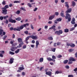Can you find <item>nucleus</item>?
<instances>
[{"label": "nucleus", "instance_id": "obj_1", "mask_svg": "<svg viewBox=\"0 0 77 77\" xmlns=\"http://www.w3.org/2000/svg\"><path fill=\"white\" fill-rule=\"evenodd\" d=\"M68 2H66L65 3V5H66L65 6L66 7L67 9V10L65 12V13L66 14H68V13H70V12H71V11H72V8H68L69 7V5L68 4Z\"/></svg>", "mask_w": 77, "mask_h": 77}, {"label": "nucleus", "instance_id": "obj_2", "mask_svg": "<svg viewBox=\"0 0 77 77\" xmlns=\"http://www.w3.org/2000/svg\"><path fill=\"white\" fill-rule=\"evenodd\" d=\"M17 41L19 43V46H17V48L21 47L22 45L24 44V42L23 41V39L21 38H19L17 39Z\"/></svg>", "mask_w": 77, "mask_h": 77}, {"label": "nucleus", "instance_id": "obj_3", "mask_svg": "<svg viewBox=\"0 0 77 77\" xmlns=\"http://www.w3.org/2000/svg\"><path fill=\"white\" fill-rule=\"evenodd\" d=\"M29 38H32V39H38V37L36 36V35L34 36L32 35L27 37L26 38L25 41L29 40Z\"/></svg>", "mask_w": 77, "mask_h": 77}, {"label": "nucleus", "instance_id": "obj_4", "mask_svg": "<svg viewBox=\"0 0 77 77\" xmlns=\"http://www.w3.org/2000/svg\"><path fill=\"white\" fill-rule=\"evenodd\" d=\"M66 16H65V18L66 20H68V21L70 22L71 18V15L69 13H66Z\"/></svg>", "mask_w": 77, "mask_h": 77}, {"label": "nucleus", "instance_id": "obj_5", "mask_svg": "<svg viewBox=\"0 0 77 77\" xmlns=\"http://www.w3.org/2000/svg\"><path fill=\"white\" fill-rule=\"evenodd\" d=\"M63 33V31L62 30H59V31H56L55 32V34H57L58 35H60V34Z\"/></svg>", "mask_w": 77, "mask_h": 77}, {"label": "nucleus", "instance_id": "obj_6", "mask_svg": "<svg viewBox=\"0 0 77 77\" xmlns=\"http://www.w3.org/2000/svg\"><path fill=\"white\" fill-rule=\"evenodd\" d=\"M66 45L67 46H70L71 47H75V45L74 44H72V43H70L69 44V43H66Z\"/></svg>", "mask_w": 77, "mask_h": 77}, {"label": "nucleus", "instance_id": "obj_7", "mask_svg": "<svg viewBox=\"0 0 77 77\" xmlns=\"http://www.w3.org/2000/svg\"><path fill=\"white\" fill-rule=\"evenodd\" d=\"M9 22L12 23H16V20H13L12 19H9Z\"/></svg>", "mask_w": 77, "mask_h": 77}, {"label": "nucleus", "instance_id": "obj_8", "mask_svg": "<svg viewBox=\"0 0 77 77\" xmlns=\"http://www.w3.org/2000/svg\"><path fill=\"white\" fill-rule=\"evenodd\" d=\"M47 60L48 61H53V62H55L56 60H53L52 58H51L50 57H48L47 58Z\"/></svg>", "mask_w": 77, "mask_h": 77}, {"label": "nucleus", "instance_id": "obj_9", "mask_svg": "<svg viewBox=\"0 0 77 77\" xmlns=\"http://www.w3.org/2000/svg\"><path fill=\"white\" fill-rule=\"evenodd\" d=\"M2 14H3L4 15H6V14H7V12H8V10L7 9H3L2 10Z\"/></svg>", "mask_w": 77, "mask_h": 77}, {"label": "nucleus", "instance_id": "obj_10", "mask_svg": "<svg viewBox=\"0 0 77 77\" xmlns=\"http://www.w3.org/2000/svg\"><path fill=\"white\" fill-rule=\"evenodd\" d=\"M75 18H73L72 19V21H71V23L72 24H75Z\"/></svg>", "mask_w": 77, "mask_h": 77}, {"label": "nucleus", "instance_id": "obj_11", "mask_svg": "<svg viewBox=\"0 0 77 77\" xmlns=\"http://www.w3.org/2000/svg\"><path fill=\"white\" fill-rule=\"evenodd\" d=\"M55 17V15H52L51 16H50L49 18V20H52L53 18Z\"/></svg>", "mask_w": 77, "mask_h": 77}, {"label": "nucleus", "instance_id": "obj_12", "mask_svg": "<svg viewBox=\"0 0 77 77\" xmlns=\"http://www.w3.org/2000/svg\"><path fill=\"white\" fill-rule=\"evenodd\" d=\"M14 58H11L10 59V63L11 64H12V63H14Z\"/></svg>", "mask_w": 77, "mask_h": 77}, {"label": "nucleus", "instance_id": "obj_13", "mask_svg": "<svg viewBox=\"0 0 77 77\" xmlns=\"http://www.w3.org/2000/svg\"><path fill=\"white\" fill-rule=\"evenodd\" d=\"M51 73H52L51 72L49 71L48 72H46V75H49V76H51Z\"/></svg>", "mask_w": 77, "mask_h": 77}, {"label": "nucleus", "instance_id": "obj_14", "mask_svg": "<svg viewBox=\"0 0 77 77\" xmlns=\"http://www.w3.org/2000/svg\"><path fill=\"white\" fill-rule=\"evenodd\" d=\"M9 8V5H5L4 8H2V9H6L7 8Z\"/></svg>", "mask_w": 77, "mask_h": 77}, {"label": "nucleus", "instance_id": "obj_15", "mask_svg": "<svg viewBox=\"0 0 77 77\" xmlns=\"http://www.w3.org/2000/svg\"><path fill=\"white\" fill-rule=\"evenodd\" d=\"M69 61H75L76 60L75 59H74V58H73V57H70V58L69 59Z\"/></svg>", "mask_w": 77, "mask_h": 77}, {"label": "nucleus", "instance_id": "obj_16", "mask_svg": "<svg viewBox=\"0 0 77 77\" xmlns=\"http://www.w3.org/2000/svg\"><path fill=\"white\" fill-rule=\"evenodd\" d=\"M17 29H19L20 30H22L24 28V27L23 26V25H22L20 27H17Z\"/></svg>", "mask_w": 77, "mask_h": 77}, {"label": "nucleus", "instance_id": "obj_17", "mask_svg": "<svg viewBox=\"0 0 77 77\" xmlns=\"http://www.w3.org/2000/svg\"><path fill=\"white\" fill-rule=\"evenodd\" d=\"M15 20H17V21H19L21 20V18L20 17H18L17 18H15Z\"/></svg>", "mask_w": 77, "mask_h": 77}, {"label": "nucleus", "instance_id": "obj_18", "mask_svg": "<svg viewBox=\"0 0 77 77\" xmlns=\"http://www.w3.org/2000/svg\"><path fill=\"white\" fill-rule=\"evenodd\" d=\"M10 50L11 51H15V47H12L11 48Z\"/></svg>", "mask_w": 77, "mask_h": 77}, {"label": "nucleus", "instance_id": "obj_19", "mask_svg": "<svg viewBox=\"0 0 77 77\" xmlns=\"http://www.w3.org/2000/svg\"><path fill=\"white\" fill-rule=\"evenodd\" d=\"M21 3V1H15L14 2V3Z\"/></svg>", "mask_w": 77, "mask_h": 77}, {"label": "nucleus", "instance_id": "obj_20", "mask_svg": "<svg viewBox=\"0 0 77 77\" xmlns=\"http://www.w3.org/2000/svg\"><path fill=\"white\" fill-rule=\"evenodd\" d=\"M61 73H62V71H57L55 72V74H61Z\"/></svg>", "mask_w": 77, "mask_h": 77}, {"label": "nucleus", "instance_id": "obj_21", "mask_svg": "<svg viewBox=\"0 0 77 77\" xmlns=\"http://www.w3.org/2000/svg\"><path fill=\"white\" fill-rule=\"evenodd\" d=\"M22 26H23V27H26V26H29V23H26V24H24L22 25Z\"/></svg>", "mask_w": 77, "mask_h": 77}, {"label": "nucleus", "instance_id": "obj_22", "mask_svg": "<svg viewBox=\"0 0 77 77\" xmlns=\"http://www.w3.org/2000/svg\"><path fill=\"white\" fill-rule=\"evenodd\" d=\"M64 32L65 33H68L69 32V29H64Z\"/></svg>", "mask_w": 77, "mask_h": 77}, {"label": "nucleus", "instance_id": "obj_23", "mask_svg": "<svg viewBox=\"0 0 77 77\" xmlns=\"http://www.w3.org/2000/svg\"><path fill=\"white\" fill-rule=\"evenodd\" d=\"M72 6H73V7H74V6H75V3L74 1H72Z\"/></svg>", "mask_w": 77, "mask_h": 77}, {"label": "nucleus", "instance_id": "obj_24", "mask_svg": "<svg viewBox=\"0 0 77 77\" xmlns=\"http://www.w3.org/2000/svg\"><path fill=\"white\" fill-rule=\"evenodd\" d=\"M19 69V70H23V69H24V68L23 67H19L18 68Z\"/></svg>", "mask_w": 77, "mask_h": 77}, {"label": "nucleus", "instance_id": "obj_25", "mask_svg": "<svg viewBox=\"0 0 77 77\" xmlns=\"http://www.w3.org/2000/svg\"><path fill=\"white\" fill-rule=\"evenodd\" d=\"M55 27H56V26L54 25H53L52 26V29H53L54 31H56V29H55Z\"/></svg>", "mask_w": 77, "mask_h": 77}, {"label": "nucleus", "instance_id": "obj_26", "mask_svg": "<svg viewBox=\"0 0 77 77\" xmlns=\"http://www.w3.org/2000/svg\"><path fill=\"white\" fill-rule=\"evenodd\" d=\"M36 47H38V45L39 44V41H36Z\"/></svg>", "mask_w": 77, "mask_h": 77}, {"label": "nucleus", "instance_id": "obj_27", "mask_svg": "<svg viewBox=\"0 0 77 77\" xmlns=\"http://www.w3.org/2000/svg\"><path fill=\"white\" fill-rule=\"evenodd\" d=\"M48 40H50V41L53 40V38L51 37H48Z\"/></svg>", "mask_w": 77, "mask_h": 77}, {"label": "nucleus", "instance_id": "obj_28", "mask_svg": "<svg viewBox=\"0 0 77 77\" xmlns=\"http://www.w3.org/2000/svg\"><path fill=\"white\" fill-rule=\"evenodd\" d=\"M61 16L62 17H65V16L64 15V13H60Z\"/></svg>", "mask_w": 77, "mask_h": 77}, {"label": "nucleus", "instance_id": "obj_29", "mask_svg": "<svg viewBox=\"0 0 77 77\" xmlns=\"http://www.w3.org/2000/svg\"><path fill=\"white\" fill-rule=\"evenodd\" d=\"M43 60H44L43 58H41L39 59V62H42Z\"/></svg>", "mask_w": 77, "mask_h": 77}, {"label": "nucleus", "instance_id": "obj_30", "mask_svg": "<svg viewBox=\"0 0 77 77\" xmlns=\"http://www.w3.org/2000/svg\"><path fill=\"white\" fill-rule=\"evenodd\" d=\"M9 53L10 54H11V55H14V54H15V53L14 52H13L11 51H10Z\"/></svg>", "mask_w": 77, "mask_h": 77}, {"label": "nucleus", "instance_id": "obj_31", "mask_svg": "<svg viewBox=\"0 0 77 77\" xmlns=\"http://www.w3.org/2000/svg\"><path fill=\"white\" fill-rule=\"evenodd\" d=\"M3 32V30L2 29H0V35L2 34V32Z\"/></svg>", "mask_w": 77, "mask_h": 77}, {"label": "nucleus", "instance_id": "obj_32", "mask_svg": "<svg viewBox=\"0 0 77 77\" xmlns=\"http://www.w3.org/2000/svg\"><path fill=\"white\" fill-rule=\"evenodd\" d=\"M4 23H6V24H8L9 23V21H8V20L6 19V21H4Z\"/></svg>", "mask_w": 77, "mask_h": 77}, {"label": "nucleus", "instance_id": "obj_33", "mask_svg": "<svg viewBox=\"0 0 77 77\" xmlns=\"http://www.w3.org/2000/svg\"><path fill=\"white\" fill-rule=\"evenodd\" d=\"M68 60H65L64 61L63 63L64 64H66V63H68Z\"/></svg>", "mask_w": 77, "mask_h": 77}, {"label": "nucleus", "instance_id": "obj_34", "mask_svg": "<svg viewBox=\"0 0 77 77\" xmlns=\"http://www.w3.org/2000/svg\"><path fill=\"white\" fill-rule=\"evenodd\" d=\"M19 52H20V49H18L16 51H15V53L17 54L18 53H19Z\"/></svg>", "mask_w": 77, "mask_h": 77}, {"label": "nucleus", "instance_id": "obj_35", "mask_svg": "<svg viewBox=\"0 0 77 77\" xmlns=\"http://www.w3.org/2000/svg\"><path fill=\"white\" fill-rule=\"evenodd\" d=\"M28 6H29V8H32V5H31V4H30V3H28L27 4Z\"/></svg>", "mask_w": 77, "mask_h": 77}, {"label": "nucleus", "instance_id": "obj_36", "mask_svg": "<svg viewBox=\"0 0 77 77\" xmlns=\"http://www.w3.org/2000/svg\"><path fill=\"white\" fill-rule=\"evenodd\" d=\"M20 9H21V10H23V11H26V9H25L24 8H23V7H21L20 8Z\"/></svg>", "mask_w": 77, "mask_h": 77}, {"label": "nucleus", "instance_id": "obj_37", "mask_svg": "<svg viewBox=\"0 0 77 77\" xmlns=\"http://www.w3.org/2000/svg\"><path fill=\"white\" fill-rule=\"evenodd\" d=\"M52 58L53 60H54V59H56V56L53 55L52 56Z\"/></svg>", "mask_w": 77, "mask_h": 77}, {"label": "nucleus", "instance_id": "obj_38", "mask_svg": "<svg viewBox=\"0 0 77 77\" xmlns=\"http://www.w3.org/2000/svg\"><path fill=\"white\" fill-rule=\"evenodd\" d=\"M7 38V35H5L2 38V39H3V40H5L6 38Z\"/></svg>", "mask_w": 77, "mask_h": 77}, {"label": "nucleus", "instance_id": "obj_39", "mask_svg": "<svg viewBox=\"0 0 77 77\" xmlns=\"http://www.w3.org/2000/svg\"><path fill=\"white\" fill-rule=\"evenodd\" d=\"M74 51V49H71L69 50V52H72V51Z\"/></svg>", "mask_w": 77, "mask_h": 77}, {"label": "nucleus", "instance_id": "obj_40", "mask_svg": "<svg viewBox=\"0 0 77 77\" xmlns=\"http://www.w3.org/2000/svg\"><path fill=\"white\" fill-rule=\"evenodd\" d=\"M57 21H61L62 19H61V18L58 19L57 20Z\"/></svg>", "mask_w": 77, "mask_h": 77}, {"label": "nucleus", "instance_id": "obj_41", "mask_svg": "<svg viewBox=\"0 0 77 77\" xmlns=\"http://www.w3.org/2000/svg\"><path fill=\"white\" fill-rule=\"evenodd\" d=\"M26 45H24L23 46L22 48L23 49H25V48H26Z\"/></svg>", "mask_w": 77, "mask_h": 77}, {"label": "nucleus", "instance_id": "obj_42", "mask_svg": "<svg viewBox=\"0 0 77 77\" xmlns=\"http://www.w3.org/2000/svg\"><path fill=\"white\" fill-rule=\"evenodd\" d=\"M2 4L3 5H6V1H4L2 2Z\"/></svg>", "mask_w": 77, "mask_h": 77}, {"label": "nucleus", "instance_id": "obj_43", "mask_svg": "<svg viewBox=\"0 0 77 77\" xmlns=\"http://www.w3.org/2000/svg\"><path fill=\"white\" fill-rule=\"evenodd\" d=\"M52 51H53V52H55V51H56V48H52Z\"/></svg>", "mask_w": 77, "mask_h": 77}, {"label": "nucleus", "instance_id": "obj_44", "mask_svg": "<svg viewBox=\"0 0 77 77\" xmlns=\"http://www.w3.org/2000/svg\"><path fill=\"white\" fill-rule=\"evenodd\" d=\"M20 11H17L16 12V14H20Z\"/></svg>", "mask_w": 77, "mask_h": 77}, {"label": "nucleus", "instance_id": "obj_45", "mask_svg": "<svg viewBox=\"0 0 77 77\" xmlns=\"http://www.w3.org/2000/svg\"><path fill=\"white\" fill-rule=\"evenodd\" d=\"M65 68H66V69H69V67L68 65H66L65 66Z\"/></svg>", "mask_w": 77, "mask_h": 77}, {"label": "nucleus", "instance_id": "obj_46", "mask_svg": "<svg viewBox=\"0 0 77 77\" xmlns=\"http://www.w3.org/2000/svg\"><path fill=\"white\" fill-rule=\"evenodd\" d=\"M24 33L25 34H26V35H28V31H24Z\"/></svg>", "mask_w": 77, "mask_h": 77}, {"label": "nucleus", "instance_id": "obj_47", "mask_svg": "<svg viewBox=\"0 0 77 77\" xmlns=\"http://www.w3.org/2000/svg\"><path fill=\"white\" fill-rule=\"evenodd\" d=\"M55 15L56 16H58V15H59V12H55Z\"/></svg>", "mask_w": 77, "mask_h": 77}, {"label": "nucleus", "instance_id": "obj_48", "mask_svg": "<svg viewBox=\"0 0 77 77\" xmlns=\"http://www.w3.org/2000/svg\"><path fill=\"white\" fill-rule=\"evenodd\" d=\"M58 58H61L62 56L61 55H59L58 56H57Z\"/></svg>", "mask_w": 77, "mask_h": 77}, {"label": "nucleus", "instance_id": "obj_49", "mask_svg": "<svg viewBox=\"0 0 77 77\" xmlns=\"http://www.w3.org/2000/svg\"><path fill=\"white\" fill-rule=\"evenodd\" d=\"M68 77H74V76L72 75H69L68 76Z\"/></svg>", "mask_w": 77, "mask_h": 77}, {"label": "nucleus", "instance_id": "obj_50", "mask_svg": "<svg viewBox=\"0 0 77 77\" xmlns=\"http://www.w3.org/2000/svg\"><path fill=\"white\" fill-rule=\"evenodd\" d=\"M0 20H3V16L0 17Z\"/></svg>", "mask_w": 77, "mask_h": 77}, {"label": "nucleus", "instance_id": "obj_51", "mask_svg": "<svg viewBox=\"0 0 77 77\" xmlns=\"http://www.w3.org/2000/svg\"><path fill=\"white\" fill-rule=\"evenodd\" d=\"M75 29V27H73L71 29H70V31H72V30H74Z\"/></svg>", "mask_w": 77, "mask_h": 77}, {"label": "nucleus", "instance_id": "obj_52", "mask_svg": "<svg viewBox=\"0 0 77 77\" xmlns=\"http://www.w3.org/2000/svg\"><path fill=\"white\" fill-rule=\"evenodd\" d=\"M31 28L32 29H34V27H33V25H32V24H31Z\"/></svg>", "mask_w": 77, "mask_h": 77}, {"label": "nucleus", "instance_id": "obj_53", "mask_svg": "<svg viewBox=\"0 0 77 77\" xmlns=\"http://www.w3.org/2000/svg\"><path fill=\"white\" fill-rule=\"evenodd\" d=\"M61 44V43H60V42H58L57 43V45H60Z\"/></svg>", "mask_w": 77, "mask_h": 77}, {"label": "nucleus", "instance_id": "obj_54", "mask_svg": "<svg viewBox=\"0 0 77 77\" xmlns=\"http://www.w3.org/2000/svg\"><path fill=\"white\" fill-rule=\"evenodd\" d=\"M58 2H59V1L58 0H55V3L56 4H57V3Z\"/></svg>", "mask_w": 77, "mask_h": 77}, {"label": "nucleus", "instance_id": "obj_55", "mask_svg": "<svg viewBox=\"0 0 77 77\" xmlns=\"http://www.w3.org/2000/svg\"><path fill=\"white\" fill-rule=\"evenodd\" d=\"M21 31V30H20V29L19 28L18 29H17L16 28V31Z\"/></svg>", "mask_w": 77, "mask_h": 77}, {"label": "nucleus", "instance_id": "obj_56", "mask_svg": "<svg viewBox=\"0 0 77 77\" xmlns=\"http://www.w3.org/2000/svg\"><path fill=\"white\" fill-rule=\"evenodd\" d=\"M38 10V8H35V9L34 10V11H36Z\"/></svg>", "mask_w": 77, "mask_h": 77}, {"label": "nucleus", "instance_id": "obj_57", "mask_svg": "<svg viewBox=\"0 0 77 77\" xmlns=\"http://www.w3.org/2000/svg\"><path fill=\"white\" fill-rule=\"evenodd\" d=\"M72 62L69 61L68 63V64H72Z\"/></svg>", "mask_w": 77, "mask_h": 77}, {"label": "nucleus", "instance_id": "obj_58", "mask_svg": "<svg viewBox=\"0 0 77 77\" xmlns=\"http://www.w3.org/2000/svg\"><path fill=\"white\" fill-rule=\"evenodd\" d=\"M12 38L13 39L15 38V34H13L12 35Z\"/></svg>", "mask_w": 77, "mask_h": 77}, {"label": "nucleus", "instance_id": "obj_59", "mask_svg": "<svg viewBox=\"0 0 77 77\" xmlns=\"http://www.w3.org/2000/svg\"><path fill=\"white\" fill-rule=\"evenodd\" d=\"M73 71H75V72H76V71H77V68H76Z\"/></svg>", "mask_w": 77, "mask_h": 77}, {"label": "nucleus", "instance_id": "obj_60", "mask_svg": "<svg viewBox=\"0 0 77 77\" xmlns=\"http://www.w3.org/2000/svg\"><path fill=\"white\" fill-rule=\"evenodd\" d=\"M13 6V5H12V3L10 4L9 5V7H12V6Z\"/></svg>", "mask_w": 77, "mask_h": 77}, {"label": "nucleus", "instance_id": "obj_61", "mask_svg": "<svg viewBox=\"0 0 77 77\" xmlns=\"http://www.w3.org/2000/svg\"><path fill=\"white\" fill-rule=\"evenodd\" d=\"M56 43H54V47H57V45H56Z\"/></svg>", "mask_w": 77, "mask_h": 77}, {"label": "nucleus", "instance_id": "obj_62", "mask_svg": "<svg viewBox=\"0 0 77 77\" xmlns=\"http://www.w3.org/2000/svg\"><path fill=\"white\" fill-rule=\"evenodd\" d=\"M10 29L11 30H14V28H13V27H11L10 28Z\"/></svg>", "mask_w": 77, "mask_h": 77}, {"label": "nucleus", "instance_id": "obj_63", "mask_svg": "<svg viewBox=\"0 0 77 77\" xmlns=\"http://www.w3.org/2000/svg\"><path fill=\"white\" fill-rule=\"evenodd\" d=\"M42 69H44V67H41L40 69V71H42Z\"/></svg>", "mask_w": 77, "mask_h": 77}, {"label": "nucleus", "instance_id": "obj_64", "mask_svg": "<svg viewBox=\"0 0 77 77\" xmlns=\"http://www.w3.org/2000/svg\"><path fill=\"white\" fill-rule=\"evenodd\" d=\"M48 24H52V21H50L48 22Z\"/></svg>", "mask_w": 77, "mask_h": 77}]
</instances>
